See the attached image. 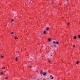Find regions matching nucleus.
I'll list each match as a JSON object with an SVG mask.
<instances>
[{
	"instance_id": "f257e3e1",
	"label": "nucleus",
	"mask_w": 80,
	"mask_h": 80,
	"mask_svg": "<svg viewBox=\"0 0 80 80\" xmlns=\"http://www.w3.org/2000/svg\"><path fill=\"white\" fill-rule=\"evenodd\" d=\"M47 74V72L42 73V75L43 76H45Z\"/></svg>"
},
{
	"instance_id": "f03ea898",
	"label": "nucleus",
	"mask_w": 80,
	"mask_h": 80,
	"mask_svg": "<svg viewBox=\"0 0 80 80\" xmlns=\"http://www.w3.org/2000/svg\"><path fill=\"white\" fill-rule=\"evenodd\" d=\"M52 43H54V44H55V43H56L57 44H58V42H56L55 41H53Z\"/></svg>"
},
{
	"instance_id": "7ed1b4c3",
	"label": "nucleus",
	"mask_w": 80,
	"mask_h": 80,
	"mask_svg": "<svg viewBox=\"0 0 80 80\" xmlns=\"http://www.w3.org/2000/svg\"><path fill=\"white\" fill-rule=\"evenodd\" d=\"M49 27H48L47 28H46V31H48V30H49Z\"/></svg>"
},
{
	"instance_id": "20e7f679",
	"label": "nucleus",
	"mask_w": 80,
	"mask_h": 80,
	"mask_svg": "<svg viewBox=\"0 0 80 80\" xmlns=\"http://www.w3.org/2000/svg\"><path fill=\"white\" fill-rule=\"evenodd\" d=\"M46 33H47V32H46V31H44L43 32V34H46Z\"/></svg>"
},
{
	"instance_id": "39448f33",
	"label": "nucleus",
	"mask_w": 80,
	"mask_h": 80,
	"mask_svg": "<svg viewBox=\"0 0 80 80\" xmlns=\"http://www.w3.org/2000/svg\"><path fill=\"white\" fill-rule=\"evenodd\" d=\"M1 58H2L3 59V58H4V56L2 55V56H1Z\"/></svg>"
},
{
	"instance_id": "423d86ee",
	"label": "nucleus",
	"mask_w": 80,
	"mask_h": 80,
	"mask_svg": "<svg viewBox=\"0 0 80 80\" xmlns=\"http://www.w3.org/2000/svg\"><path fill=\"white\" fill-rule=\"evenodd\" d=\"M14 38H15V39L16 40V39H18V38H17V36H16Z\"/></svg>"
},
{
	"instance_id": "0eeeda50",
	"label": "nucleus",
	"mask_w": 80,
	"mask_h": 80,
	"mask_svg": "<svg viewBox=\"0 0 80 80\" xmlns=\"http://www.w3.org/2000/svg\"><path fill=\"white\" fill-rule=\"evenodd\" d=\"M74 39H77V37L76 36H74L73 37Z\"/></svg>"
},
{
	"instance_id": "6e6552de",
	"label": "nucleus",
	"mask_w": 80,
	"mask_h": 80,
	"mask_svg": "<svg viewBox=\"0 0 80 80\" xmlns=\"http://www.w3.org/2000/svg\"><path fill=\"white\" fill-rule=\"evenodd\" d=\"M51 47H52V48H54V46L53 45H51Z\"/></svg>"
},
{
	"instance_id": "1a4fd4ad",
	"label": "nucleus",
	"mask_w": 80,
	"mask_h": 80,
	"mask_svg": "<svg viewBox=\"0 0 80 80\" xmlns=\"http://www.w3.org/2000/svg\"><path fill=\"white\" fill-rule=\"evenodd\" d=\"M48 41H49V42H50V41H51V39H50V38H48Z\"/></svg>"
},
{
	"instance_id": "9d476101",
	"label": "nucleus",
	"mask_w": 80,
	"mask_h": 80,
	"mask_svg": "<svg viewBox=\"0 0 80 80\" xmlns=\"http://www.w3.org/2000/svg\"><path fill=\"white\" fill-rule=\"evenodd\" d=\"M40 73L41 75H42V73H43V72H40Z\"/></svg>"
},
{
	"instance_id": "9b49d317",
	"label": "nucleus",
	"mask_w": 80,
	"mask_h": 80,
	"mask_svg": "<svg viewBox=\"0 0 80 80\" xmlns=\"http://www.w3.org/2000/svg\"><path fill=\"white\" fill-rule=\"evenodd\" d=\"M15 60L16 61H17V60H18V59H17V57L16 58Z\"/></svg>"
},
{
	"instance_id": "f8f14e48",
	"label": "nucleus",
	"mask_w": 80,
	"mask_h": 80,
	"mask_svg": "<svg viewBox=\"0 0 80 80\" xmlns=\"http://www.w3.org/2000/svg\"><path fill=\"white\" fill-rule=\"evenodd\" d=\"M78 63H79V62L78 61L77 62H76V64H78Z\"/></svg>"
},
{
	"instance_id": "ddd939ff",
	"label": "nucleus",
	"mask_w": 80,
	"mask_h": 80,
	"mask_svg": "<svg viewBox=\"0 0 80 80\" xmlns=\"http://www.w3.org/2000/svg\"><path fill=\"white\" fill-rule=\"evenodd\" d=\"M54 46V47H56V45L55 44H54V45H53Z\"/></svg>"
},
{
	"instance_id": "4468645a",
	"label": "nucleus",
	"mask_w": 80,
	"mask_h": 80,
	"mask_svg": "<svg viewBox=\"0 0 80 80\" xmlns=\"http://www.w3.org/2000/svg\"><path fill=\"white\" fill-rule=\"evenodd\" d=\"M70 23H68V26H69V25H70Z\"/></svg>"
},
{
	"instance_id": "2eb2a0df",
	"label": "nucleus",
	"mask_w": 80,
	"mask_h": 80,
	"mask_svg": "<svg viewBox=\"0 0 80 80\" xmlns=\"http://www.w3.org/2000/svg\"><path fill=\"white\" fill-rule=\"evenodd\" d=\"M78 38H80V35H78Z\"/></svg>"
},
{
	"instance_id": "dca6fc26",
	"label": "nucleus",
	"mask_w": 80,
	"mask_h": 80,
	"mask_svg": "<svg viewBox=\"0 0 80 80\" xmlns=\"http://www.w3.org/2000/svg\"><path fill=\"white\" fill-rule=\"evenodd\" d=\"M51 80H53V77H52V78H51Z\"/></svg>"
},
{
	"instance_id": "f3484780",
	"label": "nucleus",
	"mask_w": 80,
	"mask_h": 80,
	"mask_svg": "<svg viewBox=\"0 0 80 80\" xmlns=\"http://www.w3.org/2000/svg\"><path fill=\"white\" fill-rule=\"evenodd\" d=\"M1 74H2V75H3V72H1Z\"/></svg>"
},
{
	"instance_id": "a211bd4d",
	"label": "nucleus",
	"mask_w": 80,
	"mask_h": 80,
	"mask_svg": "<svg viewBox=\"0 0 80 80\" xmlns=\"http://www.w3.org/2000/svg\"><path fill=\"white\" fill-rule=\"evenodd\" d=\"M14 21V20L13 19H12V22H13Z\"/></svg>"
},
{
	"instance_id": "6ab92c4d",
	"label": "nucleus",
	"mask_w": 80,
	"mask_h": 80,
	"mask_svg": "<svg viewBox=\"0 0 80 80\" xmlns=\"http://www.w3.org/2000/svg\"><path fill=\"white\" fill-rule=\"evenodd\" d=\"M14 33L13 32H11V34H13Z\"/></svg>"
},
{
	"instance_id": "aec40b11",
	"label": "nucleus",
	"mask_w": 80,
	"mask_h": 80,
	"mask_svg": "<svg viewBox=\"0 0 80 80\" xmlns=\"http://www.w3.org/2000/svg\"><path fill=\"white\" fill-rule=\"evenodd\" d=\"M73 47L75 48V45H74L73 46Z\"/></svg>"
},
{
	"instance_id": "412c9836",
	"label": "nucleus",
	"mask_w": 80,
	"mask_h": 80,
	"mask_svg": "<svg viewBox=\"0 0 80 80\" xmlns=\"http://www.w3.org/2000/svg\"><path fill=\"white\" fill-rule=\"evenodd\" d=\"M5 79H8V77H6V78H5Z\"/></svg>"
},
{
	"instance_id": "4be33fe9",
	"label": "nucleus",
	"mask_w": 80,
	"mask_h": 80,
	"mask_svg": "<svg viewBox=\"0 0 80 80\" xmlns=\"http://www.w3.org/2000/svg\"><path fill=\"white\" fill-rule=\"evenodd\" d=\"M5 67H4L3 69H5Z\"/></svg>"
},
{
	"instance_id": "5701e85b",
	"label": "nucleus",
	"mask_w": 80,
	"mask_h": 80,
	"mask_svg": "<svg viewBox=\"0 0 80 80\" xmlns=\"http://www.w3.org/2000/svg\"><path fill=\"white\" fill-rule=\"evenodd\" d=\"M52 77V75H50V77Z\"/></svg>"
},
{
	"instance_id": "b1692460",
	"label": "nucleus",
	"mask_w": 80,
	"mask_h": 80,
	"mask_svg": "<svg viewBox=\"0 0 80 80\" xmlns=\"http://www.w3.org/2000/svg\"><path fill=\"white\" fill-rule=\"evenodd\" d=\"M30 67V68H32V66H30V67Z\"/></svg>"
},
{
	"instance_id": "393cba45",
	"label": "nucleus",
	"mask_w": 80,
	"mask_h": 80,
	"mask_svg": "<svg viewBox=\"0 0 80 80\" xmlns=\"http://www.w3.org/2000/svg\"><path fill=\"white\" fill-rule=\"evenodd\" d=\"M43 80H46V79H45V78H44V79H43Z\"/></svg>"
},
{
	"instance_id": "a878e982",
	"label": "nucleus",
	"mask_w": 80,
	"mask_h": 80,
	"mask_svg": "<svg viewBox=\"0 0 80 80\" xmlns=\"http://www.w3.org/2000/svg\"><path fill=\"white\" fill-rule=\"evenodd\" d=\"M52 3L53 4V3H54V2H52Z\"/></svg>"
},
{
	"instance_id": "bb28decb",
	"label": "nucleus",
	"mask_w": 80,
	"mask_h": 80,
	"mask_svg": "<svg viewBox=\"0 0 80 80\" xmlns=\"http://www.w3.org/2000/svg\"><path fill=\"white\" fill-rule=\"evenodd\" d=\"M48 62H50V60L48 61Z\"/></svg>"
},
{
	"instance_id": "cd10ccee",
	"label": "nucleus",
	"mask_w": 80,
	"mask_h": 80,
	"mask_svg": "<svg viewBox=\"0 0 80 80\" xmlns=\"http://www.w3.org/2000/svg\"><path fill=\"white\" fill-rule=\"evenodd\" d=\"M51 57H52V55H51Z\"/></svg>"
},
{
	"instance_id": "c85d7f7f",
	"label": "nucleus",
	"mask_w": 80,
	"mask_h": 80,
	"mask_svg": "<svg viewBox=\"0 0 80 80\" xmlns=\"http://www.w3.org/2000/svg\"><path fill=\"white\" fill-rule=\"evenodd\" d=\"M2 69H3V68H2Z\"/></svg>"
},
{
	"instance_id": "c756f323",
	"label": "nucleus",
	"mask_w": 80,
	"mask_h": 80,
	"mask_svg": "<svg viewBox=\"0 0 80 80\" xmlns=\"http://www.w3.org/2000/svg\"><path fill=\"white\" fill-rule=\"evenodd\" d=\"M67 1H68V0H66Z\"/></svg>"
},
{
	"instance_id": "7c9ffc66",
	"label": "nucleus",
	"mask_w": 80,
	"mask_h": 80,
	"mask_svg": "<svg viewBox=\"0 0 80 80\" xmlns=\"http://www.w3.org/2000/svg\"><path fill=\"white\" fill-rule=\"evenodd\" d=\"M0 45H1V44H0Z\"/></svg>"
},
{
	"instance_id": "2f4dec72",
	"label": "nucleus",
	"mask_w": 80,
	"mask_h": 80,
	"mask_svg": "<svg viewBox=\"0 0 80 80\" xmlns=\"http://www.w3.org/2000/svg\"><path fill=\"white\" fill-rule=\"evenodd\" d=\"M31 77V78H32V77Z\"/></svg>"
}]
</instances>
